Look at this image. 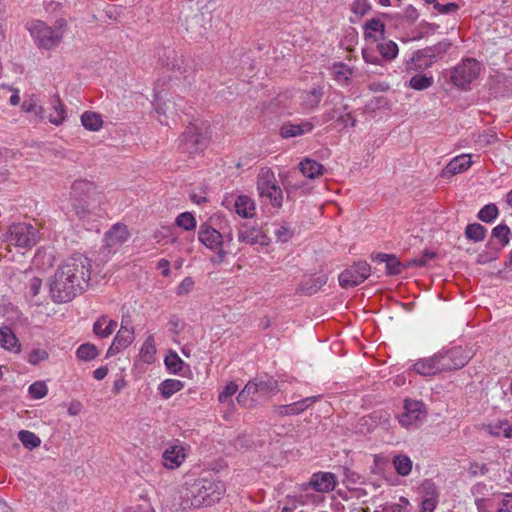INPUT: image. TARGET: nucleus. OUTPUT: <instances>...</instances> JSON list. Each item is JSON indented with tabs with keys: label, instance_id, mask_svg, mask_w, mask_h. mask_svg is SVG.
Here are the masks:
<instances>
[{
	"label": "nucleus",
	"instance_id": "nucleus-1",
	"mask_svg": "<svg viewBox=\"0 0 512 512\" xmlns=\"http://www.w3.org/2000/svg\"><path fill=\"white\" fill-rule=\"evenodd\" d=\"M91 260L76 253L56 270L50 283V295L55 303H67L81 294L89 285Z\"/></svg>",
	"mask_w": 512,
	"mask_h": 512
},
{
	"label": "nucleus",
	"instance_id": "nucleus-2",
	"mask_svg": "<svg viewBox=\"0 0 512 512\" xmlns=\"http://www.w3.org/2000/svg\"><path fill=\"white\" fill-rule=\"evenodd\" d=\"M65 26L66 20L64 19H58L53 27L36 20L30 22L27 29L39 49L52 50L61 43Z\"/></svg>",
	"mask_w": 512,
	"mask_h": 512
},
{
	"label": "nucleus",
	"instance_id": "nucleus-3",
	"mask_svg": "<svg viewBox=\"0 0 512 512\" xmlns=\"http://www.w3.org/2000/svg\"><path fill=\"white\" fill-rule=\"evenodd\" d=\"M209 141V126L204 123L201 125L190 124L180 137L179 149L182 153L194 155L206 149Z\"/></svg>",
	"mask_w": 512,
	"mask_h": 512
},
{
	"label": "nucleus",
	"instance_id": "nucleus-4",
	"mask_svg": "<svg viewBox=\"0 0 512 512\" xmlns=\"http://www.w3.org/2000/svg\"><path fill=\"white\" fill-rule=\"evenodd\" d=\"M4 240L15 247L31 249L40 240L39 230L29 223H12L4 234Z\"/></svg>",
	"mask_w": 512,
	"mask_h": 512
},
{
	"label": "nucleus",
	"instance_id": "nucleus-5",
	"mask_svg": "<svg viewBox=\"0 0 512 512\" xmlns=\"http://www.w3.org/2000/svg\"><path fill=\"white\" fill-rule=\"evenodd\" d=\"M257 190L261 198L269 199L274 207H281L283 193L271 169H262L257 177Z\"/></svg>",
	"mask_w": 512,
	"mask_h": 512
},
{
	"label": "nucleus",
	"instance_id": "nucleus-6",
	"mask_svg": "<svg viewBox=\"0 0 512 512\" xmlns=\"http://www.w3.org/2000/svg\"><path fill=\"white\" fill-rule=\"evenodd\" d=\"M436 354L442 372L461 369L471 359L469 351H466L461 346L442 348L440 351L436 352Z\"/></svg>",
	"mask_w": 512,
	"mask_h": 512
},
{
	"label": "nucleus",
	"instance_id": "nucleus-7",
	"mask_svg": "<svg viewBox=\"0 0 512 512\" xmlns=\"http://www.w3.org/2000/svg\"><path fill=\"white\" fill-rule=\"evenodd\" d=\"M480 63L474 58H466L453 68L451 80L461 89H468L470 84L477 79L480 73Z\"/></svg>",
	"mask_w": 512,
	"mask_h": 512
},
{
	"label": "nucleus",
	"instance_id": "nucleus-8",
	"mask_svg": "<svg viewBox=\"0 0 512 512\" xmlns=\"http://www.w3.org/2000/svg\"><path fill=\"white\" fill-rule=\"evenodd\" d=\"M197 494L195 495L197 505H212L220 500L225 493V485L220 480L200 479L195 485Z\"/></svg>",
	"mask_w": 512,
	"mask_h": 512
},
{
	"label": "nucleus",
	"instance_id": "nucleus-9",
	"mask_svg": "<svg viewBox=\"0 0 512 512\" xmlns=\"http://www.w3.org/2000/svg\"><path fill=\"white\" fill-rule=\"evenodd\" d=\"M198 240L210 250H218L215 263H221L225 260L227 252L221 247L223 245V235L207 223L200 225L198 231Z\"/></svg>",
	"mask_w": 512,
	"mask_h": 512
},
{
	"label": "nucleus",
	"instance_id": "nucleus-10",
	"mask_svg": "<svg viewBox=\"0 0 512 512\" xmlns=\"http://www.w3.org/2000/svg\"><path fill=\"white\" fill-rule=\"evenodd\" d=\"M427 417L425 404L421 401L406 399L404 401V412L397 416L403 427H418Z\"/></svg>",
	"mask_w": 512,
	"mask_h": 512
},
{
	"label": "nucleus",
	"instance_id": "nucleus-11",
	"mask_svg": "<svg viewBox=\"0 0 512 512\" xmlns=\"http://www.w3.org/2000/svg\"><path fill=\"white\" fill-rule=\"evenodd\" d=\"M371 273V267L366 261H358L346 268L339 275V284L343 288L357 286L363 283Z\"/></svg>",
	"mask_w": 512,
	"mask_h": 512
},
{
	"label": "nucleus",
	"instance_id": "nucleus-12",
	"mask_svg": "<svg viewBox=\"0 0 512 512\" xmlns=\"http://www.w3.org/2000/svg\"><path fill=\"white\" fill-rule=\"evenodd\" d=\"M159 61L167 70L179 73L184 78H187L193 71L189 61L174 49H163L162 55L159 56Z\"/></svg>",
	"mask_w": 512,
	"mask_h": 512
},
{
	"label": "nucleus",
	"instance_id": "nucleus-13",
	"mask_svg": "<svg viewBox=\"0 0 512 512\" xmlns=\"http://www.w3.org/2000/svg\"><path fill=\"white\" fill-rule=\"evenodd\" d=\"M186 458L185 448L181 444H175L167 448L162 455L163 465L167 469H176Z\"/></svg>",
	"mask_w": 512,
	"mask_h": 512
},
{
	"label": "nucleus",
	"instance_id": "nucleus-14",
	"mask_svg": "<svg viewBox=\"0 0 512 512\" xmlns=\"http://www.w3.org/2000/svg\"><path fill=\"white\" fill-rule=\"evenodd\" d=\"M314 129L313 123L302 120L300 123L285 122L280 128V136L283 139L294 138L310 133Z\"/></svg>",
	"mask_w": 512,
	"mask_h": 512
},
{
	"label": "nucleus",
	"instance_id": "nucleus-15",
	"mask_svg": "<svg viewBox=\"0 0 512 512\" xmlns=\"http://www.w3.org/2000/svg\"><path fill=\"white\" fill-rule=\"evenodd\" d=\"M411 370L422 376H433L442 373L436 353L430 357L421 358L416 361L412 365Z\"/></svg>",
	"mask_w": 512,
	"mask_h": 512
},
{
	"label": "nucleus",
	"instance_id": "nucleus-16",
	"mask_svg": "<svg viewBox=\"0 0 512 512\" xmlns=\"http://www.w3.org/2000/svg\"><path fill=\"white\" fill-rule=\"evenodd\" d=\"M238 240L240 242L254 245H267V237L256 227H249L246 224H242L238 230Z\"/></svg>",
	"mask_w": 512,
	"mask_h": 512
},
{
	"label": "nucleus",
	"instance_id": "nucleus-17",
	"mask_svg": "<svg viewBox=\"0 0 512 512\" xmlns=\"http://www.w3.org/2000/svg\"><path fill=\"white\" fill-rule=\"evenodd\" d=\"M129 233L125 225L115 224L105 234V246L113 249L121 246L127 239Z\"/></svg>",
	"mask_w": 512,
	"mask_h": 512
},
{
	"label": "nucleus",
	"instance_id": "nucleus-18",
	"mask_svg": "<svg viewBox=\"0 0 512 512\" xmlns=\"http://www.w3.org/2000/svg\"><path fill=\"white\" fill-rule=\"evenodd\" d=\"M309 485L318 492H329L335 488L336 477L330 472H318L313 474Z\"/></svg>",
	"mask_w": 512,
	"mask_h": 512
},
{
	"label": "nucleus",
	"instance_id": "nucleus-19",
	"mask_svg": "<svg viewBox=\"0 0 512 512\" xmlns=\"http://www.w3.org/2000/svg\"><path fill=\"white\" fill-rule=\"evenodd\" d=\"M325 121L336 120L341 123L343 127H354L356 126V119L348 112V105H342L341 107H334L324 115Z\"/></svg>",
	"mask_w": 512,
	"mask_h": 512
},
{
	"label": "nucleus",
	"instance_id": "nucleus-20",
	"mask_svg": "<svg viewBox=\"0 0 512 512\" xmlns=\"http://www.w3.org/2000/svg\"><path fill=\"white\" fill-rule=\"evenodd\" d=\"M327 283L325 275L310 277L303 280L296 289L297 294L311 296L318 292Z\"/></svg>",
	"mask_w": 512,
	"mask_h": 512
},
{
	"label": "nucleus",
	"instance_id": "nucleus-21",
	"mask_svg": "<svg viewBox=\"0 0 512 512\" xmlns=\"http://www.w3.org/2000/svg\"><path fill=\"white\" fill-rule=\"evenodd\" d=\"M0 346L10 352H21V344L9 326L0 327Z\"/></svg>",
	"mask_w": 512,
	"mask_h": 512
},
{
	"label": "nucleus",
	"instance_id": "nucleus-22",
	"mask_svg": "<svg viewBox=\"0 0 512 512\" xmlns=\"http://www.w3.org/2000/svg\"><path fill=\"white\" fill-rule=\"evenodd\" d=\"M96 193V186L94 183L87 180H76L71 187V199H91Z\"/></svg>",
	"mask_w": 512,
	"mask_h": 512
},
{
	"label": "nucleus",
	"instance_id": "nucleus-23",
	"mask_svg": "<svg viewBox=\"0 0 512 512\" xmlns=\"http://www.w3.org/2000/svg\"><path fill=\"white\" fill-rule=\"evenodd\" d=\"M117 326V321L108 319L106 315H101L93 324V333L100 338H108Z\"/></svg>",
	"mask_w": 512,
	"mask_h": 512
},
{
	"label": "nucleus",
	"instance_id": "nucleus-24",
	"mask_svg": "<svg viewBox=\"0 0 512 512\" xmlns=\"http://www.w3.org/2000/svg\"><path fill=\"white\" fill-rule=\"evenodd\" d=\"M437 61L436 54L427 53V55H420L419 50H417L411 59L407 62V69H412L415 71H421L427 69L432 66L434 62Z\"/></svg>",
	"mask_w": 512,
	"mask_h": 512
},
{
	"label": "nucleus",
	"instance_id": "nucleus-25",
	"mask_svg": "<svg viewBox=\"0 0 512 512\" xmlns=\"http://www.w3.org/2000/svg\"><path fill=\"white\" fill-rule=\"evenodd\" d=\"M472 164L469 155L463 154L453 158L444 168V175H456L458 173L466 171Z\"/></svg>",
	"mask_w": 512,
	"mask_h": 512
},
{
	"label": "nucleus",
	"instance_id": "nucleus-26",
	"mask_svg": "<svg viewBox=\"0 0 512 512\" xmlns=\"http://www.w3.org/2000/svg\"><path fill=\"white\" fill-rule=\"evenodd\" d=\"M113 340L116 342L115 346L120 345L123 349L127 348L134 340V327L125 324L124 317L121 322V327Z\"/></svg>",
	"mask_w": 512,
	"mask_h": 512
},
{
	"label": "nucleus",
	"instance_id": "nucleus-27",
	"mask_svg": "<svg viewBox=\"0 0 512 512\" xmlns=\"http://www.w3.org/2000/svg\"><path fill=\"white\" fill-rule=\"evenodd\" d=\"M234 208L236 213L242 218L252 217L255 210L254 201L245 195H240L234 202Z\"/></svg>",
	"mask_w": 512,
	"mask_h": 512
},
{
	"label": "nucleus",
	"instance_id": "nucleus-28",
	"mask_svg": "<svg viewBox=\"0 0 512 512\" xmlns=\"http://www.w3.org/2000/svg\"><path fill=\"white\" fill-rule=\"evenodd\" d=\"M299 169L305 177L310 179H315L324 173V166L309 158H305L300 162Z\"/></svg>",
	"mask_w": 512,
	"mask_h": 512
},
{
	"label": "nucleus",
	"instance_id": "nucleus-29",
	"mask_svg": "<svg viewBox=\"0 0 512 512\" xmlns=\"http://www.w3.org/2000/svg\"><path fill=\"white\" fill-rule=\"evenodd\" d=\"M323 97V90L321 87H314L309 91H304L301 94V104L305 109L316 108Z\"/></svg>",
	"mask_w": 512,
	"mask_h": 512
},
{
	"label": "nucleus",
	"instance_id": "nucleus-30",
	"mask_svg": "<svg viewBox=\"0 0 512 512\" xmlns=\"http://www.w3.org/2000/svg\"><path fill=\"white\" fill-rule=\"evenodd\" d=\"M52 109L53 111L49 114V121L54 125H60L64 122L66 118V112L64 109V105L61 102L59 96H54L52 99Z\"/></svg>",
	"mask_w": 512,
	"mask_h": 512
},
{
	"label": "nucleus",
	"instance_id": "nucleus-31",
	"mask_svg": "<svg viewBox=\"0 0 512 512\" xmlns=\"http://www.w3.org/2000/svg\"><path fill=\"white\" fill-rule=\"evenodd\" d=\"M254 381L257 384L258 394L266 396L270 393L278 391V382L273 377L265 376L255 378Z\"/></svg>",
	"mask_w": 512,
	"mask_h": 512
},
{
	"label": "nucleus",
	"instance_id": "nucleus-32",
	"mask_svg": "<svg viewBox=\"0 0 512 512\" xmlns=\"http://www.w3.org/2000/svg\"><path fill=\"white\" fill-rule=\"evenodd\" d=\"M332 74L334 79L341 84H348L352 77V70L349 66L342 62L332 65Z\"/></svg>",
	"mask_w": 512,
	"mask_h": 512
},
{
	"label": "nucleus",
	"instance_id": "nucleus-33",
	"mask_svg": "<svg viewBox=\"0 0 512 512\" xmlns=\"http://www.w3.org/2000/svg\"><path fill=\"white\" fill-rule=\"evenodd\" d=\"M82 125L90 131H98L102 125L103 120L100 114L86 111L81 116Z\"/></svg>",
	"mask_w": 512,
	"mask_h": 512
},
{
	"label": "nucleus",
	"instance_id": "nucleus-34",
	"mask_svg": "<svg viewBox=\"0 0 512 512\" xmlns=\"http://www.w3.org/2000/svg\"><path fill=\"white\" fill-rule=\"evenodd\" d=\"M487 229L480 223L468 224L465 228V237L473 242H481L485 239Z\"/></svg>",
	"mask_w": 512,
	"mask_h": 512
},
{
	"label": "nucleus",
	"instance_id": "nucleus-35",
	"mask_svg": "<svg viewBox=\"0 0 512 512\" xmlns=\"http://www.w3.org/2000/svg\"><path fill=\"white\" fill-rule=\"evenodd\" d=\"M183 387L184 385L180 380L166 379L159 385V391L165 399H168Z\"/></svg>",
	"mask_w": 512,
	"mask_h": 512
},
{
	"label": "nucleus",
	"instance_id": "nucleus-36",
	"mask_svg": "<svg viewBox=\"0 0 512 512\" xmlns=\"http://www.w3.org/2000/svg\"><path fill=\"white\" fill-rule=\"evenodd\" d=\"M510 235H512L510 228L506 224L501 223L492 229V238L497 239L500 243V247L497 248V251L509 244Z\"/></svg>",
	"mask_w": 512,
	"mask_h": 512
},
{
	"label": "nucleus",
	"instance_id": "nucleus-37",
	"mask_svg": "<svg viewBox=\"0 0 512 512\" xmlns=\"http://www.w3.org/2000/svg\"><path fill=\"white\" fill-rule=\"evenodd\" d=\"M167 83L166 79H158L155 82L154 87V105L155 110L158 114H165L166 113V103H162L163 95L162 92L164 91L163 86Z\"/></svg>",
	"mask_w": 512,
	"mask_h": 512
},
{
	"label": "nucleus",
	"instance_id": "nucleus-38",
	"mask_svg": "<svg viewBox=\"0 0 512 512\" xmlns=\"http://www.w3.org/2000/svg\"><path fill=\"white\" fill-rule=\"evenodd\" d=\"M320 398H321L320 395L311 396V397H306L304 399L296 401L294 403L288 404L289 416L300 414L301 412L306 410L309 406H311L313 403L317 402Z\"/></svg>",
	"mask_w": 512,
	"mask_h": 512
},
{
	"label": "nucleus",
	"instance_id": "nucleus-39",
	"mask_svg": "<svg viewBox=\"0 0 512 512\" xmlns=\"http://www.w3.org/2000/svg\"><path fill=\"white\" fill-rule=\"evenodd\" d=\"M373 32H379L381 36L385 33V25L377 18H372L368 20L364 25V36L366 39L372 38L376 41V37L373 35Z\"/></svg>",
	"mask_w": 512,
	"mask_h": 512
},
{
	"label": "nucleus",
	"instance_id": "nucleus-40",
	"mask_svg": "<svg viewBox=\"0 0 512 512\" xmlns=\"http://www.w3.org/2000/svg\"><path fill=\"white\" fill-rule=\"evenodd\" d=\"M393 465L396 472L401 476H407L412 470V461L406 455H396L393 458Z\"/></svg>",
	"mask_w": 512,
	"mask_h": 512
},
{
	"label": "nucleus",
	"instance_id": "nucleus-41",
	"mask_svg": "<svg viewBox=\"0 0 512 512\" xmlns=\"http://www.w3.org/2000/svg\"><path fill=\"white\" fill-rule=\"evenodd\" d=\"M18 439L22 445L29 450L35 449L41 444L40 438L35 433L28 430L19 431Z\"/></svg>",
	"mask_w": 512,
	"mask_h": 512
},
{
	"label": "nucleus",
	"instance_id": "nucleus-42",
	"mask_svg": "<svg viewBox=\"0 0 512 512\" xmlns=\"http://www.w3.org/2000/svg\"><path fill=\"white\" fill-rule=\"evenodd\" d=\"M99 355L97 347L92 343L81 344L76 350V356L83 361H90Z\"/></svg>",
	"mask_w": 512,
	"mask_h": 512
},
{
	"label": "nucleus",
	"instance_id": "nucleus-43",
	"mask_svg": "<svg viewBox=\"0 0 512 512\" xmlns=\"http://www.w3.org/2000/svg\"><path fill=\"white\" fill-rule=\"evenodd\" d=\"M385 268L387 275L395 276L399 275L404 269H408L409 267H406V262L402 263L395 255L390 254L385 262Z\"/></svg>",
	"mask_w": 512,
	"mask_h": 512
},
{
	"label": "nucleus",
	"instance_id": "nucleus-44",
	"mask_svg": "<svg viewBox=\"0 0 512 512\" xmlns=\"http://www.w3.org/2000/svg\"><path fill=\"white\" fill-rule=\"evenodd\" d=\"M377 49H378L379 53L381 54V56L388 61H391L394 58H396V56L398 55V51H399L398 45L392 40H389V41L383 42V43H379L377 45Z\"/></svg>",
	"mask_w": 512,
	"mask_h": 512
},
{
	"label": "nucleus",
	"instance_id": "nucleus-45",
	"mask_svg": "<svg viewBox=\"0 0 512 512\" xmlns=\"http://www.w3.org/2000/svg\"><path fill=\"white\" fill-rule=\"evenodd\" d=\"M433 84V77L422 75V74H416L414 75L410 81H409V87L414 90H425L429 88Z\"/></svg>",
	"mask_w": 512,
	"mask_h": 512
},
{
	"label": "nucleus",
	"instance_id": "nucleus-46",
	"mask_svg": "<svg viewBox=\"0 0 512 512\" xmlns=\"http://www.w3.org/2000/svg\"><path fill=\"white\" fill-rule=\"evenodd\" d=\"M90 199H71L72 210L79 219H83L90 214Z\"/></svg>",
	"mask_w": 512,
	"mask_h": 512
},
{
	"label": "nucleus",
	"instance_id": "nucleus-47",
	"mask_svg": "<svg viewBox=\"0 0 512 512\" xmlns=\"http://www.w3.org/2000/svg\"><path fill=\"white\" fill-rule=\"evenodd\" d=\"M498 214V207L494 203H489L480 209L477 217L485 223H491L498 217Z\"/></svg>",
	"mask_w": 512,
	"mask_h": 512
},
{
	"label": "nucleus",
	"instance_id": "nucleus-48",
	"mask_svg": "<svg viewBox=\"0 0 512 512\" xmlns=\"http://www.w3.org/2000/svg\"><path fill=\"white\" fill-rule=\"evenodd\" d=\"M436 258V253L431 250H424L422 255L406 262V267H424L430 260Z\"/></svg>",
	"mask_w": 512,
	"mask_h": 512
},
{
	"label": "nucleus",
	"instance_id": "nucleus-49",
	"mask_svg": "<svg viewBox=\"0 0 512 512\" xmlns=\"http://www.w3.org/2000/svg\"><path fill=\"white\" fill-rule=\"evenodd\" d=\"M164 362H165L167 369L170 372L175 373V374L179 373L184 366L183 360L178 356V354L176 352H170L165 357Z\"/></svg>",
	"mask_w": 512,
	"mask_h": 512
},
{
	"label": "nucleus",
	"instance_id": "nucleus-50",
	"mask_svg": "<svg viewBox=\"0 0 512 512\" xmlns=\"http://www.w3.org/2000/svg\"><path fill=\"white\" fill-rule=\"evenodd\" d=\"M452 43L449 41V40H443V41H440L438 42L436 45H433V46H430V47H426L424 49H420L419 50V54L420 55H427V53H430V54H436L437 55V58L446 53L449 48L451 47Z\"/></svg>",
	"mask_w": 512,
	"mask_h": 512
},
{
	"label": "nucleus",
	"instance_id": "nucleus-51",
	"mask_svg": "<svg viewBox=\"0 0 512 512\" xmlns=\"http://www.w3.org/2000/svg\"><path fill=\"white\" fill-rule=\"evenodd\" d=\"M175 224L186 231L194 230L196 228V220L190 212H183L179 214L175 220Z\"/></svg>",
	"mask_w": 512,
	"mask_h": 512
},
{
	"label": "nucleus",
	"instance_id": "nucleus-52",
	"mask_svg": "<svg viewBox=\"0 0 512 512\" xmlns=\"http://www.w3.org/2000/svg\"><path fill=\"white\" fill-rule=\"evenodd\" d=\"M28 392L31 398L42 399L47 395L48 388L44 382L37 381L29 386Z\"/></svg>",
	"mask_w": 512,
	"mask_h": 512
},
{
	"label": "nucleus",
	"instance_id": "nucleus-53",
	"mask_svg": "<svg viewBox=\"0 0 512 512\" xmlns=\"http://www.w3.org/2000/svg\"><path fill=\"white\" fill-rule=\"evenodd\" d=\"M238 391V385L235 382L228 383L220 392L218 400L220 403H226L231 400V397Z\"/></svg>",
	"mask_w": 512,
	"mask_h": 512
},
{
	"label": "nucleus",
	"instance_id": "nucleus-54",
	"mask_svg": "<svg viewBox=\"0 0 512 512\" xmlns=\"http://www.w3.org/2000/svg\"><path fill=\"white\" fill-rule=\"evenodd\" d=\"M371 9V5L368 0H354L351 5V11L359 16H363Z\"/></svg>",
	"mask_w": 512,
	"mask_h": 512
},
{
	"label": "nucleus",
	"instance_id": "nucleus-55",
	"mask_svg": "<svg viewBox=\"0 0 512 512\" xmlns=\"http://www.w3.org/2000/svg\"><path fill=\"white\" fill-rule=\"evenodd\" d=\"M48 358V353L43 349H33L27 358V361L32 365H37L39 362Z\"/></svg>",
	"mask_w": 512,
	"mask_h": 512
},
{
	"label": "nucleus",
	"instance_id": "nucleus-56",
	"mask_svg": "<svg viewBox=\"0 0 512 512\" xmlns=\"http://www.w3.org/2000/svg\"><path fill=\"white\" fill-rule=\"evenodd\" d=\"M422 487H423V490H424V498L426 499H433V500H437L438 501V491L434 485L433 482H431L430 480H426L424 481V483L422 484Z\"/></svg>",
	"mask_w": 512,
	"mask_h": 512
},
{
	"label": "nucleus",
	"instance_id": "nucleus-57",
	"mask_svg": "<svg viewBox=\"0 0 512 512\" xmlns=\"http://www.w3.org/2000/svg\"><path fill=\"white\" fill-rule=\"evenodd\" d=\"M275 236L278 241L285 243L292 238L293 231L287 226H280L275 230Z\"/></svg>",
	"mask_w": 512,
	"mask_h": 512
},
{
	"label": "nucleus",
	"instance_id": "nucleus-58",
	"mask_svg": "<svg viewBox=\"0 0 512 512\" xmlns=\"http://www.w3.org/2000/svg\"><path fill=\"white\" fill-rule=\"evenodd\" d=\"M41 287H42V279L41 278H39V277L31 278L29 281V284H28V293H29L30 297L31 298L36 297L39 294Z\"/></svg>",
	"mask_w": 512,
	"mask_h": 512
},
{
	"label": "nucleus",
	"instance_id": "nucleus-59",
	"mask_svg": "<svg viewBox=\"0 0 512 512\" xmlns=\"http://www.w3.org/2000/svg\"><path fill=\"white\" fill-rule=\"evenodd\" d=\"M194 286V281L191 277L184 278L177 287V295L188 294Z\"/></svg>",
	"mask_w": 512,
	"mask_h": 512
},
{
	"label": "nucleus",
	"instance_id": "nucleus-60",
	"mask_svg": "<svg viewBox=\"0 0 512 512\" xmlns=\"http://www.w3.org/2000/svg\"><path fill=\"white\" fill-rule=\"evenodd\" d=\"M497 512H512V493H505L499 502Z\"/></svg>",
	"mask_w": 512,
	"mask_h": 512
},
{
	"label": "nucleus",
	"instance_id": "nucleus-61",
	"mask_svg": "<svg viewBox=\"0 0 512 512\" xmlns=\"http://www.w3.org/2000/svg\"><path fill=\"white\" fill-rule=\"evenodd\" d=\"M237 402L244 407H253L257 401L256 397H249L243 390L237 395Z\"/></svg>",
	"mask_w": 512,
	"mask_h": 512
},
{
	"label": "nucleus",
	"instance_id": "nucleus-62",
	"mask_svg": "<svg viewBox=\"0 0 512 512\" xmlns=\"http://www.w3.org/2000/svg\"><path fill=\"white\" fill-rule=\"evenodd\" d=\"M435 9L441 14H449L457 11L459 6L456 3L440 4L439 2H435Z\"/></svg>",
	"mask_w": 512,
	"mask_h": 512
},
{
	"label": "nucleus",
	"instance_id": "nucleus-63",
	"mask_svg": "<svg viewBox=\"0 0 512 512\" xmlns=\"http://www.w3.org/2000/svg\"><path fill=\"white\" fill-rule=\"evenodd\" d=\"M488 466L486 464H479L477 462H473L470 464L468 469L469 473L472 476L484 475L488 472Z\"/></svg>",
	"mask_w": 512,
	"mask_h": 512
},
{
	"label": "nucleus",
	"instance_id": "nucleus-64",
	"mask_svg": "<svg viewBox=\"0 0 512 512\" xmlns=\"http://www.w3.org/2000/svg\"><path fill=\"white\" fill-rule=\"evenodd\" d=\"M438 501L433 499L423 498L420 504V512H433L436 508Z\"/></svg>",
	"mask_w": 512,
	"mask_h": 512
}]
</instances>
